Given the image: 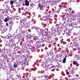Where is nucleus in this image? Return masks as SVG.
Here are the masks:
<instances>
[{
    "label": "nucleus",
    "mask_w": 80,
    "mask_h": 80,
    "mask_svg": "<svg viewBox=\"0 0 80 80\" xmlns=\"http://www.w3.org/2000/svg\"><path fill=\"white\" fill-rule=\"evenodd\" d=\"M33 80H35V78H34V79H33Z\"/></svg>",
    "instance_id": "nucleus-59"
},
{
    "label": "nucleus",
    "mask_w": 80,
    "mask_h": 80,
    "mask_svg": "<svg viewBox=\"0 0 80 80\" xmlns=\"http://www.w3.org/2000/svg\"><path fill=\"white\" fill-rule=\"evenodd\" d=\"M42 66H43V65L42 64Z\"/></svg>",
    "instance_id": "nucleus-56"
},
{
    "label": "nucleus",
    "mask_w": 80,
    "mask_h": 80,
    "mask_svg": "<svg viewBox=\"0 0 80 80\" xmlns=\"http://www.w3.org/2000/svg\"><path fill=\"white\" fill-rule=\"evenodd\" d=\"M10 3L11 5H13V3H14V1L11 0L10 1Z\"/></svg>",
    "instance_id": "nucleus-19"
},
{
    "label": "nucleus",
    "mask_w": 80,
    "mask_h": 80,
    "mask_svg": "<svg viewBox=\"0 0 80 80\" xmlns=\"http://www.w3.org/2000/svg\"><path fill=\"white\" fill-rule=\"evenodd\" d=\"M9 7L8 5H6V8H8Z\"/></svg>",
    "instance_id": "nucleus-28"
},
{
    "label": "nucleus",
    "mask_w": 80,
    "mask_h": 80,
    "mask_svg": "<svg viewBox=\"0 0 80 80\" xmlns=\"http://www.w3.org/2000/svg\"><path fill=\"white\" fill-rule=\"evenodd\" d=\"M59 23H60L59 25H62V22H60Z\"/></svg>",
    "instance_id": "nucleus-41"
},
{
    "label": "nucleus",
    "mask_w": 80,
    "mask_h": 80,
    "mask_svg": "<svg viewBox=\"0 0 80 80\" xmlns=\"http://www.w3.org/2000/svg\"><path fill=\"white\" fill-rule=\"evenodd\" d=\"M22 15H25V16H26V13H25V12H23L22 13Z\"/></svg>",
    "instance_id": "nucleus-30"
},
{
    "label": "nucleus",
    "mask_w": 80,
    "mask_h": 80,
    "mask_svg": "<svg viewBox=\"0 0 80 80\" xmlns=\"http://www.w3.org/2000/svg\"><path fill=\"white\" fill-rule=\"evenodd\" d=\"M66 74L68 75H69V72H66Z\"/></svg>",
    "instance_id": "nucleus-33"
},
{
    "label": "nucleus",
    "mask_w": 80,
    "mask_h": 80,
    "mask_svg": "<svg viewBox=\"0 0 80 80\" xmlns=\"http://www.w3.org/2000/svg\"><path fill=\"white\" fill-rule=\"evenodd\" d=\"M53 55L52 56V58H53Z\"/></svg>",
    "instance_id": "nucleus-55"
},
{
    "label": "nucleus",
    "mask_w": 80,
    "mask_h": 80,
    "mask_svg": "<svg viewBox=\"0 0 80 80\" xmlns=\"http://www.w3.org/2000/svg\"><path fill=\"white\" fill-rule=\"evenodd\" d=\"M29 45H30V44H29Z\"/></svg>",
    "instance_id": "nucleus-64"
},
{
    "label": "nucleus",
    "mask_w": 80,
    "mask_h": 80,
    "mask_svg": "<svg viewBox=\"0 0 80 80\" xmlns=\"http://www.w3.org/2000/svg\"><path fill=\"white\" fill-rule=\"evenodd\" d=\"M76 25V26H77V24H74L73 25Z\"/></svg>",
    "instance_id": "nucleus-46"
},
{
    "label": "nucleus",
    "mask_w": 80,
    "mask_h": 80,
    "mask_svg": "<svg viewBox=\"0 0 80 80\" xmlns=\"http://www.w3.org/2000/svg\"><path fill=\"white\" fill-rule=\"evenodd\" d=\"M62 0H59V1H61Z\"/></svg>",
    "instance_id": "nucleus-51"
},
{
    "label": "nucleus",
    "mask_w": 80,
    "mask_h": 80,
    "mask_svg": "<svg viewBox=\"0 0 80 80\" xmlns=\"http://www.w3.org/2000/svg\"><path fill=\"white\" fill-rule=\"evenodd\" d=\"M73 65H76L77 64V62L75 61H73Z\"/></svg>",
    "instance_id": "nucleus-23"
},
{
    "label": "nucleus",
    "mask_w": 80,
    "mask_h": 80,
    "mask_svg": "<svg viewBox=\"0 0 80 80\" xmlns=\"http://www.w3.org/2000/svg\"><path fill=\"white\" fill-rule=\"evenodd\" d=\"M61 54L62 55H65V53H66V52L64 51H62V52H61Z\"/></svg>",
    "instance_id": "nucleus-20"
},
{
    "label": "nucleus",
    "mask_w": 80,
    "mask_h": 80,
    "mask_svg": "<svg viewBox=\"0 0 80 80\" xmlns=\"http://www.w3.org/2000/svg\"><path fill=\"white\" fill-rule=\"evenodd\" d=\"M22 22L21 23V25L22 24V23H23V24L22 25H22L21 26V28H23H23H27V25H28V23H27L26 22H24V20H22Z\"/></svg>",
    "instance_id": "nucleus-2"
},
{
    "label": "nucleus",
    "mask_w": 80,
    "mask_h": 80,
    "mask_svg": "<svg viewBox=\"0 0 80 80\" xmlns=\"http://www.w3.org/2000/svg\"><path fill=\"white\" fill-rule=\"evenodd\" d=\"M44 15V16H46V18H47V17H49L48 16V15H48V14L47 13H45Z\"/></svg>",
    "instance_id": "nucleus-18"
},
{
    "label": "nucleus",
    "mask_w": 80,
    "mask_h": 80,
    "mask_svg": "<svg viewBox=\"0 0 80 80\" xmlns=\"http://www.w3.org/2000/svg\"><path fill=\"white\" fill-rule=\"evenodd\" d=\"M45 32V33L43 34V36H44L45 38H47V36H48V31L47 30H44L43 32Z\"/></svg>",
    "instance_id": "nucleus-4"
},
{
    "label": "nucleus",
    "mask_w": 80,
    "mask_h": 80,
    "mask_svg": "<svg viewBox=\"0 0 80 80\" xmlns=\"http://www.w3.org/2000/svg\"><path fill=\"white\" fill-rule=\"evenodd\" d=\"M12 62H14V61H12Z\"/></svg>",
    "instance_id": "nucleus-52"
},
{
    "label": "nucleus",
    "mask_w": 80,
    "mask_h": 80,
    "mask_svg": "<svg viewBox=\"0 0 80 80\" xmlns=\"http://www.w3.org/2000/svg\"><path fill=\"white\" fill-rule=\"evenodd\" d=\"M68 22H70V21H71L72 19V18L70 17H68Z\"/></svg>",
    "instance_id": "nucleus-16"
},
{
    "label": "nucleus",
    "mask_w": 80,
    "mask_h": 80,
    "mask_svg": "<svg viewBox=\"0 0 80 80\" xmlns=\"http://www.w3.org/2000/svg\"><path fill=\"white\" fill-rule=\"evenodd\" d=\"M8 9H5L4 11L3 12V13L4 14L5 13V14H7L8 13Z\"/></svg>",
    "instance_id": "nucleus-13"
},
{
    "label": "nucleus",
    "mask_w": 80,
    "mask_h": 80,
    "mask_svg": "<svg viewBox=\"0 0 80 80\" xmlns=\"http://www.w3.org/2000/svg\"><path fill=\"white\" fill-rule=\"evenodd\" d=\"M12 60H15V58H12Z\"/></svg>",
    "instance_id": "nucleus-45"
},
{
    "label": "nucleus",
    "mask_w": 80,
    "mask_h": 80,
    "mask_svg": "<svg viewBox=\"0 0 80 80\" xmlns=\"http://www.w3.org/2000/svg\"><path fill=\"white\" fill-rule=\"evenodd\" d=\"M30 70H36V69L35 68H31V69H30Z\"/></svg>",
    "instance_id": "nucleus-29"
},
{
    "label": "nucleus",
    "mask_w": 80,
    "mask_h": 80,
    "mask_svg": "<svg viewBox=\"0 0 80 80\" xmlns=\"http://www.w3.org/2000/svg\"><path fill=\"white\" fill-rule=\"evenodd\" d=\"M16 6H17V7H18V5L17 4L16 5Z\"/></svg>",
    "instance_id": "nucleus-49"
},
{
    "label": "nucleus",
    "mask_w": 80,
    "mask_h": 80,
    "mask_svg": "<svg viewBox=\"0 0 80 80\" xmlns=\"http://www.w3.org/2000/svg\"><path fill=\"white\" fill-rule=\"evenodd\" d=\"M24 10H26V11H27V10H28V9H27V8H25Z\"/></svg>",
    "instance_id": "nucleus-35"
},
{
    "label": "nucleus",
    "mask_w": 80,
    "mask_h": 80,
    "mask_svg": "<svg viewBox=\"0 0 80 80\" xmlns=\"http://www.w3.org/2000/svg\"><path fill=\"white\" fill-rule=\"evenodd\" d=\"M5 5H6V3H4L3 5V7H5Z\"/></svg>",
    "instance_id": "nucleus-34"
},
{
    "label": "nucleus",
    "mask_w": 80,
    "mask_h": 80,
    "mask_svg": "<svg viewBox=\"0 0 80 80\" xmlns=\"http://www.w3.org/2000/svg\"><path fill=\"white\" fill-rule=\"evenodd\" d=\"M16 76H17V77H18V76L17 75Z\"/></svg>",
    "instance_id": "nucleus-53"
},
{
    "label": "nucleus",
    "mask_w": 80,
    "mask_h": 80,
    "mask_svg": "<svg viewBox=\"0 0 80 80\" xmlns=\"http://www.w3.org/2000/svg\"><path fill=\"white\" fill-rule=\"evenodd\" d=\"M57 27L58 28H60L62 27V25L59 24H57Z\"/></svg>",
    "instance_id": "nucleus-15"
},
{
    "label": "nucleus",
    "mask_w": 80,
    "mask_h": 80,
    "mask_svg": "<svg viewBox=\"0 0 80 80\" xmlns=\"http://www.w3.org/2000/svg\"><path fill=\"white\" fill-rule=\"evenodd\" d=\"M43 18L44 19H46L47 17L45 16H44V17H43Z\"/></svg>",
    "instance_id": "nucleus-32"
},
{
    "label": "nucleus",
    "mask_w": 80,
    "mask_h": 80,
    "mask_svg": "<svg viewBox=\"0 0 80 80\" xmlns=\"http://www.w3.org/2000/svg\"><path fill=\"white\" fill-rule=\"evenodd\" d=\"M2 10V11H3V9H0V11H1Z\"/></svg>",
    "instance_id": "nucleus-42"
},
{
    "label": "nucleus",
    "mask_w": 80,
    "mask_h": 80,
    "mask_svg": "<svg viewBox=\"0 0 80 80\" xmlns=\"http://www.w3.org/2000/svg\"><path fill=\"white\" fill-rule=\"evenodd\" d=\"M25 5L26 6H29V2L28 1V0H25Z\"/></svg>",
    "instance_id": "nucleus-11"
},
{
    "label": "nucleus",
    "mask_w": 80,
    "mask_h": 80,
    "mask_svg": "<svg viewBox=\"0 0 80 80\" xmlns=\"http://www.w3.org/2000/svg\"><path fill=\"white\" fill-rule=\"evenodd\" d=\"M19 27H20V26Z\"/></svg>",
    "instance_id": "nucleus-63"
},
{
    "label": "nucleus",
    "mask_w": 80,
    "mask_h": 80,
    "mask_svg": "<svg viewBox=\"0 0 80 80\" xmlns=\"http://www.w3.org/2000/svg\"><path fill=\"white\" fill-rule=\"evenodd\" d=\"M68 2H70L71 1V0H67Z\"/></svg>",
    "instance_id": "nucleus-44"
},
{
    "label": "nucleus",
    "mask_w": 80,
    "mask_h": 80,
    "mask_svg": "<svg viewBox=\"0 0 80 80\" xmlns=\"http://www.w3.org/2000/svg\"><path fill=\"white\" fill-rule=\"evenodd\" d=\"M67 56H66L65 57V58H63V61H62V63H65L66 62V58Z\"/></svg>",
    "instance_id": "nucleus-12"
},
{
    "label": "nucleus",
    "mask_w": 80,
    "mask_h": 80,
    "mask_svg": "<svg viewBox=\"0 0 80 80\" xmlns=\"http://www.w3.org/2000/svg\"><path fill=\"white\" fill-rule=\"evenodd\" d=\"M32 38V37H29V38H27L26 39L28 42H30L31 43H33L34 42V39H33V40L31 39V38Z\"/></svg>",
    "instance_id": "nucleus-5"
},
{
    "label": "nucleus",
    "mask_w": 80,
    "mask_h": 80,
    "mask_svg": "<svg viewBox=\"0 0 80 80\" xmlns=\"http://www.w3.org/2000/svg\"><path fill=\"white\" fill-rule=\"evenodd\" d=\"M50 20V18L49 17H48L46 18V19H44V21H46L47 22H49Z\"/></svg>",
    "instance_id": "nucleus-8"
},
{
    "label": "nucleus",
    "mask_w": 80,
    "mask_h": 80,
    "mask_svg": "<svg viewBox=\"0 0 80 80\" xmlns=\"http://www.w3.org/2000/svg\"><path fill=\"white\" fill-rule=\"evenodd\" d=\"M42 67H43V66H42Z\"/></svg>",
    "instance_id": "nucleus-62"
},
{
    "label": "nucleus",
    "mask_w": 80,
    "mask_h": 80,
    "mask_svg": "<svg viewBox=\"0 0 80 80\" xmlns=\"http://www.w3.org/2000/svg\"><path fill=\"white\" fill-rule=\"evenodd\" d=\"M30 47H31V46H32V45H31V46L30 45Z\"/></svg>",
    "instance_id": "nucleus-60"
},
{
    "label": "nucleus",
    "mask_w": 80,
    "mask_h": 80,
    "mask_svg": "<svg viewBox=\"0 0 80 80\" xmlns=\"http://www.w3.org/2000/svg\"><path fill=\"white\" fill-rule=\"evenodd\" d=\"M58 12H59V11H60V10H58Z\"/></svg>",
    "instance_id": "nucleus-57"
},
{
    "label": "nucleus",
    "mask_w": 80,
    "mask_h": 80,
    "mask_svg": "<svg viewBox=\"0 0 80 80\" xmlns=\"http://www.w3.org/2000/svg\"><path fill=\"white\" fill-rule=\"evenodd\" d=\"M42 32V33H43V32Z\"/></svg>",
    "instance_id": "nucleus-58"
},
{
    "label": "nucleus",
    "mask_w": 80,
    "mask_h": 80,
    "mask_svg": "<svg viewBox=\"0 0 80 80\" xmlns=\"http://www.w3.org/2000/svg\"><path fill=\"white\" fill-rule=\"evenodd\" d=\"M32 28H33V27H32Z\"/></svg>",
    "instance_id": "nucleus-54"
},
{
    "label": "nucleus",
    "mask_w": 80,
    "mask_h": 80,
    "mask_svg": "<svg viewBox=\"0 0 80 80\" xmlns=\"http://www.w3.org/2000/svg\"><path fill=\"white\" fill-rule=\"evenodd\" d=\"M78 49H79V50H80V48H78Z\"/></svg>",
    "instance_id": "nucleus-48"
},
{
    "label": "nucleus",
    "mask_w": 80,
    "mask_h": 80,
    "mask_svg": "<svg viewBox=\"0 0 80 80\" xmlns=\"http://www.w3.org/2000/svg\"><path fill=\"white\" fill-rule=\"evenodd\" d=\"M67 25V24L65 22H64V23L62 24V26H63V27H66Z\"/></svg>",
    "instance_id": "nucleus-14"
},
{
    "label": "nucleus",
    "mask_w": 80,
    "mask_h": 80,
    "mask_svg": "<svg viewBox=\"0 0 80 80\" xmlns=\"http://www.w3.org/2000/svg\"><path fill=\"white\" fill-rule=\"evenodd\" d=\"M8 39L9 40V45H12L13 44V42L14 41V40L12 38L10 37L8 38Z\"/></svg>",
    "instance_id": "nucleus-3"
},
{
    "label": "nucleus",
    "mask_w": 80,
    "mask_h": 80,
    "mask_svg": "<svg viewBox=\"0 0 80 80\" xmlns=\"http://www.w3.org/2000/svg\"><path fill=\"white\" fill-rule=\"evenodd\" d=\"M6 25L8 26V23H6Z\"/></svg>",
    "instance_id": "nucleus-36"
},
{
    "label": "nucleus",
    "mask_w": 80,
    "mask_h": 80,
    "mask_svg": "<svg viewBox=\"0 0 80 80\" xmlns=\"http://www.w3.org/2000/svg\"><path fill=\"white\" fill-rule=\"evenodd\" d=\"M8 21V18H7L4 19L5 22H7Z\"/></svg>",
    "instance_id": "nucleus-22"
},
{
    "label": "nucleus",
    "mask_w": 80,
    "mask_h": 80,
    "mask_svg": "<svg viewBox=\"0 0 80 80\" xmlns=\"http://www.w3.org/2000/svg\"><path fill=\"white\" fill-rule=\"evenodd\" d=\"M42 31H43V32H44V30H43L42 29H40Z\"/></svg>",
    "instance_id": "nucleus-37"
},
{
    "label": "nucleus",
    "mask_w": 80,
    "mask_h": 80,
    "mask_svg": "<svg viewBox=\"0 0 80 80\" xmlns=\"http://www.w3.org/2000/svg\"><path fill=\"white\" fill-rule=\"evenodd\" d=\"M48 77V76H45V78H47Z\"/></svg>",
    "instance_id": "nucleus-38"
},
{
    "label": "nucleus",
    "mask_w": 80,
    "mask_h": 80,
    "mask_svg": "<svg viewBox=\"0 0 80 80\" xmlns=\"http://www.w3.org/2000/svg\"><path fill=\"white\" fill-rule=\"evenodd\" d=\"M52 33H50L49 34H48V36H47L46 38L48 40H50V39H51V37H52Z\"/></svg>",
    "instance_id": "nucleus-6"
},
{
    "label": "nucleus",
    "mask_w": 80,
    "mask_h": 80,
    "mask_svg": "<svg viewBox=\"0 0 80 80\" xmlns=\"http://www.w3.org/2000/svg\"><path fill=\"white\" fill-rule=\"evenodd\" d=\"M63 31H64L66 33V36L67 37H68V36L70 35V33L71 32V31H72V30H67V28H64L63 29Z\"/></svg>",
    "instance_id": "nucleus-1"
},
{
    "label": "nucleus",
    "mask_w": 80,
    "mask_h": 80,
    "mask_svg": "<svg viewBox=\"0 0 80 80\" xmlns=\"http://www.w3.org/2000/svg\"><path fill=\"white\" fill-rule=\"evenodd\" d=\"M43 4H42L41 5V8H43Z\"/></svg>",
    "instance_id": "nucleus-26"
},
{
    "label": "nucleus",
    "mask_w": 80,
    "mask_h": 80,
    "mask_svg": "<svg viewBox=\"0 0 80 80\" xmlns=\"http://www.w3.org/2000/svg\"><path fill=\"white\" fill-rule=\"evenodd\" d=\"M62 35H64L65 34H66V35H67V33H66V32H65L64 31H62Z\"/></svg>",
    "instance_id": "nucleus-21"
},
{
    "label": "nucleus",
    "mask_w": 80,
    "mask_h": 80,
    "mask_svg": "<svg viewBox=\"0 0 80 80\" xmlns=\"http://www.w3.org/2000/svg\"><path fill=\"white\" fill-rule=\"evenodd\" d=\"M0 17H1V15L0 14Z\"/></svg>",
    "instance_id": "nucleus-50"
},
{
    "label": "nucleus",
    "mask_w": 80,
    "mask_h": 80,
    "mask_svg": "<svg viewBox=\"0 0 80 80\" xmlns=\"http://www.w3.org/2000/svg\"><path fill=\"white\" fill-rule=\"evenodd\" d=\"M78 57V56L77 55H75V57L76 58V57Z\"/></svg>",
    "instance_id": "nucleus-39"
},
{
    "label": "nucleus",
    "mask_w": 80,
    "mask_h": 80,
    "mask_svg": "<svg viewBox=\"0 0 80 80\" xmlns=\"http://www.w3.org/2000/svg\"><path fill=\"white\" fill-rule=\"evenodd\" d=\"M29 2H30V1H29Z\"/></svg>",
    "instance_id": "nucleus-61"
},
{
    "label": "nucleus",
    "mask_w": 80,
    "mask_h": 80,
    "mask_svg": "<svg viewBox=\"0 0 80 80\" xmlns=\"http://www.w3.org/2000/svg\"><path fill=\"white\" fill-rule=\"evenodd\" d=\"M17 65V64L14 63L13 66V67H14V68H17V67H18V65Z\"/></svg>",
    "instance_id": "nucleus-17"
},
{
    "label": "nucleus",
    "mask_w": 80,
    "mask_h": 80,
    "mask_svg": "<svg viewBox=\"0 0 80 80\" xmlns=\"http://www.w3.org/2000/svg\"><path fill=\"white\" fill-rule=\"evenodd\" d=\"M62 20L64 22L68 23V17H66V18H62Z\"/></svg>",
    "instance_id": "nucleus-7"
},
{
    "label": "nucleus",
    "mask_w": 80,
    "mask_h": 80,
    "mask_svg": "<svg viewBox=\"0 0 80 80\" xmlns=\"http://www.w3.org/2000/svg\"><path fill=\"white\" fill-rule=\"evenodd\" d=\"M22 1H23V0H19V2H22Z\"/></svg>",
    "instance_id": "nucleus-40"
},
{
    "label": "nucleus",
    "mask_w": 80,
    "mask_h": 80,
    "mask_svg": "<svg viewBox=\"0 0 80 80\" xmlns=\"http://www.w3.org/2000/svg\"><path fill=\"white\" fill-rule=\"evenodd\" d=\"M57 31L58 32V34L59 35H60V34H58V33H60V32H62V28H58Z\"/></svg>",
    "instance_id": "nucleus-9"
},
{
    "label": "nucleus",
    "mask_w": 80,
    "mask_h": 80,
    "mask_svg": "<svg viewBox=\"0 0 80 80\" xmlns=\"http://www.w3.org/2000/svg\"><path fill=\"white\" fill-rule=\"evenodd\" d=\"M52 66H49L48 67V68L49 69V70H51L52 69Z\"/></svg>",
    "instance_id": "nucleus-24"
},
{
    "label": "nucleus",
    "mask_w": 80,
    "mask_h": 80,
    "mask_svg": "<svg viewBox=\"0 0 80 80\" xmlns=\"http://www.w3.org/2000/svg\"><path fill=\"white\" fill-rule=\"evenodd\" d=\"M16 23H18V21H17V22H16Z\"/></svg>",
    "instance_id": "nucleus-43"
},
{
    "label": "nucleus",
    "mask_w": 80,
    "mask_h": 80,
    "mask_svg": "<svg viewBox=\"0 0 80 80\" xmlns=\"http://www.w3.org/2000/svg\"><path fill=\"white\" fill-rule=\"evenodd\" d=\"M1 37H2V38H4V37H3V36H1Z\"/></svg>",
    "instance_id": "nucleus-47"
},
{
    "label": "nucleus",
    "mask_w": 80,
    "mask_h": 80,
    "mask_svg": "<svg viewBox=\"0 0 80 80\" xmlns=\"http://www.w3.org/2000/svg\"><path fill=\"white\" fill-rule=\"evenodd\" d=\"M70 72L73 74V73H74V71H73L71 70L70 71Z\"/></svg>",
    "instance_id": "nucleus-25"
},
{
    "label": "nucleus",
    "mask_w": 80,
    "mask_h": 80,
    "mask_svg": "<svg viewBox=\"0 0 80 80\" xmlns=\"http://www.w3.org/2000/svg\"><path fill=\"white\" fill-rule=\"evenodd\" d=\"M21 69L22 70H24V68H23V67H22Z\"/></svg>",
    "instance_id": "nucleus-31"
},
{
    "label": "nucleus",
    "mask_w": 80,
    "mask_h": 80,
    "mask_svg": "<svg viewBox=\"0 0 80 80\" xmlns=\"http://www.w3.org/2000/svg\"><path fill=\"white\" fill-rule=\"evenodd\" d=\"M16 20H18V19H19V17L16 16Z\"/></svg>",
    "instance_id": "nucleus-27"
},
{
    "label": "nucleus",
    "mask_w": 80,
    "mask_h": 80,
    "mask_svg": "<svg viewBox=\"0 0 80 80\" xmlns=\"http://www.w3.org/2000/svg\"><path fill=\"white\" fill-rule=\"evenodd\" d=\"M7 18H8V21H10V20H12V19L13 18L11 16H7Z\"/></svg>",
    "instance_id": "nucleus-10"
}]
</instances>
